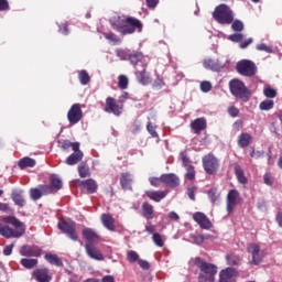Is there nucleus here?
I'll return each mask as SVG.
<instances>
[{"instance_id": "58", "label": "nucleus", "mask_w": 282, "mask_h": 282, "mask_svg": "<svg viewBox=\"0 0 282 282\" xmlns=\"http://www.w3.org/2000/svg\"><path fill=\"white\" fill-rule=\"evenodd\" d=\"M191 239L192 241H194V243H197L199 246L200 243H204V240L206 239V237L202 235H192Z\"/></svg>"}, {"instance_id": "45", "label": "nucleus", "mask_w": 282, "mask_h": 282, "mask_svg": "<svg viewBox=\"0 0 282 282\" xmlns=\"http://www.w3.org/2000/svg\"><path fill=\"white\" fill-rule=\"evenodd\" d=\"M118 80H119L118 85L120 89H127V87H129V78H127V76L120 75L118 77Z\"/></svg>"}, {"instance_id": "6", "label": "nucleus", "mask_w": 282, "mask_h": 282, "mask_svg": "<svg viewBox=\"0 0 282 282\" xmlns=\"http://www.w3.org/2000/svg\"><path fill=\"white\" fill-rule=\"evenodd\" d=\"M57 227L64 232L72 241H78V232H76V223L74 220L61 219Z\"/></svg>"}, {"instance_id": "59", "label": "nucleus", "mask_w": 282, "mask_h": 282, "mask_svg": "<svg viewBox=\"0 0 282 282\" xmlns=\"http://www.w3.org/2000/svg\"><path fill=\"white\" fill-rule=\"evenodd\" d=\"M228 113L229 116H231V118H237V116H239V110L237 109V107L231 106L228 108Z\"/></svg>"}, {"instance_id": "1", "label": "nucleus", "mask_w": 282, "mask_h": 282, "mask_svg": "<svg viewBox=\"0 0 282 282\" xmlns=\"http://www.w3.org/2000/svg\"><path fill=\"white\" fill-rule=\"evenodd\" d=\"M0 223V235L6 239H19L25 235V224L14 216H4Z\"/></svg>"}, {"instance_id": "16", "label": "nucleus", "mask_w": 282, "mask_h": 282, "mask_svg": "<svg viewBox=\"0 0 282 282\" xmlns=\"http://www.w3.org/2000/svg\"><path fill=\"white\" fill-rule=\"evenodd\" d=\"M82 189L86 191L88 195H94L98 191V182L94 178L85 180L80 183Z\"/></svg>"}, {"instance_id": "34", "label": "nucleus", "mask_w": 282, "mask_h": 282, "mask_svg": "<svg viewBox=\"0 0 282 282\" xmlns=\"http://www.w3.org/2000/svg\"><path fill=\"white\" fill-rule=\"evenodd\" d=\"M62 149H64V151H67L69 149H72L73 151H78V149H80V143L78 142L73 143L69 140H64L62 142Z\"/></svg>"}, {"instance_id": "29", "label": "nucleus", "mask_w": 282, "mask_h": 282, "mask_svg": "<svg viewBox=\"0 0 282 282\" xmlns=\"http://www.w3.org/2000/svg\"><path fill=\"white\" fill-rule=\"evenodd\" d=\"M204 67H206V69H213V72H219L223 66L219 64V61L205 59Z\"/></svg>"}, {"instance_id": "7", "label": "nucleus", "mask_w": 282, "mask_h": 282, "mask_svg": "<svg viewBox=\"0 0 282 282\" xmlns=\"http://www.w3.org/2000/svg\"><path fill=\"white\" fill-rule=\"evenodd\" d=\"M236 69L241 76H254L257 74V65L250 59H241L237 63Z\"/></svg>"}, {"instance_id": "55", "label": "nucleus", "mask_w": 282, "mask_h": 282, "mask_svg": "<svg viewBox=\"0 0 282 282\" xmlns=\"http://www.w3.org/2000/svg\"><path fill=\"white\" fill-rule=\"evenodd\" d=\"M256 47L259 52H267V54H272L273 52L271 46H268L267 44H263V43L258 44Z\"/></svg>"}, {"instance_id": "21", "label": "nucleus", "mask_w": 282, "mask_h": 282, "mask_svg": "<svg viewBox=\"0 0 282 282\" xmlns=\"http://www.w3.org/2000/svg\"><path fill=\"white\" fill-rule=\"evenodd\" d=\"M11 198L14 202L15 206H19V208H23V206H25V196H23V191H12Z\"/></svg>"}, {"instance_id": "28", "label": "nucleus", "mask_w": 282, "mask_h": 282, "mask_svg": "<svg viewBox=\"0 0 282 282\" xmlns=\"http://www.w3.org/2000/svg\"><path fill=\"white\" fill-rule=\"evenodd\" d=\"M18 166H20V169H33V166H36V161L25 156L19 161Z\"/></svg>"}, {"instance_id": "51", "label": "nucleus", "mask_w": 282, "mask_h": 282, "mask_svg": "<svg viewBox=\"0 0 282 282\" xmlns=\"http://www.w3.org/2000/svg\"><path fill=\"white\" fill-rule=\"evenodd\" d=\"M186 169V174L185 177L186 180H195V167H193V165H189Z\"/></svg>"}, {"instance_id": "56", "label": "nucleus", "mask_w": 282, "mask_h": 282, "mask_svg": "<svg viewBox=\"0 0 282 282\" xmlns=\"http://www.w3.org/2000/svg\"><path fill=\"white\" fill-rule=\"evenodd\" d=\"M229 41H232L234 43H240V41H243V34L241 33H235L229 35Z\"/></svg>"}, {"instance_id": "57", "label": "nucleus", "mask_w": 282, "mask_h": 282, "mask_svg": "<svg viewBox=\"0 0 282 282\" xmlns=\"http://www.w3.org/2000/svg\"><path fill=\"white\" fill-rule=\"evenodd\" d=\"M207 195L213 204L217 202V188H212L207 192Z\"/></svg>"}, {"instance_id": "54", "label": "nucleus", "mask_w": 282, "mask_h": 282, "mask_svg": "<svg viewBox=\"0 0 282 282\" xmlns=\"http://www.w3.org/2000/svg\"><path fill=\"white\" fill-rule=\"evenodd\" d=\"M231 29L234 32H241V30H243V22L235 20L231 24Z\"/></svg>"}, {"instance_id": "43", "label": "nucleus", "mask_w": 282, "mask_h": 282, "mask_svg": "<svg viewBox=\"0 0 282 282\" xmlns=\"http://www.w3.org/2000/svg\"><path fill=\"white\" fill-rule=\"evenodd\" d=\"M155 129H158V127L153 126V123H151V121H148V123H147L148 133H150V135L152 138H160V134H158V131Z\"/></svg>"}, {"instance_id": "26", "label": "nucleus", "mask_w": 282, "mask_h": 282, "mask_svg": "<svg viewBox=\"0 0 282 282\" xmlns=\"http://www.w3.org/2000/svg\"><path fill=\"white\" fill-rule=\"evenodd\" d=\"M191 127L195 133H199L200 131H204V129H206V119L204 118L195 119L191 123Z\"/></svg>"}, {"instance_id": "60", "label": "nucleus", "mask_w": 282, "mask_h": 282, "mask_svg": "<svg viewBox=\"0 0 282 282\" xmlns=\"http://www.w3.org/2000/svg\"><path fill=\"white\" fill-rule=\"evenodd\" d=\"M163 85H164V80H162V78H156L154 80L153 88L154 89H162Z\"/></svg>"}, {"instance_id": "19", "label": "nucleus", "mask_w": 282, "mask_h": 282, "mask_svg": "<svg viewBox=\"0 0 282 282\" xmlns=\"http://www.w3.org/2000/svg\"><path fill=\"white\" fill-rule=\"evenodd\" d=\"M21 257H41V249L37 247L23 246L20 249Z\"/></svg>"}, {"instance_id": "24", "label": "nucleus", "mask_w": 282, "mask_h": 282, "mask_svg": "<svg viewBox=\"0 0 282 282\" xmlns=\"http://www.w3.org/2000/svg\"><path fill=\"white\" fill-rule=\"evenodd\" d=\"M135 76L141 85H149L151 83V77L147 75V66H142V69L137 68Z\"/></svg>"}, {"instance_id": "44", "label": "nucleus", "mask_w": 282, "mask_h": 282, "mask_svg": "<svg viewBox=\"0 0 282 282\" xmlns=\"http://www.w3.org/2000/svg\"><path fill=\"white\" fill-rule=\"evenodd\" d=\"M127 259L130 263H135V261H140V254L133 250H130L127 252Z\"/></svg>"}, {"instance_id": "37", "label": "nucleus", "mask_w": 282, "mask_h": 282, "mask_svg": "<svg viewBox=\"0 0 282 282\" xmlns=\"http://www.w3.org/2000/svg\"><path fill=\"white\" fill-rule=\"evenodd\" d=\"M37 263L39 260L36 259L24 258L21 260V265H23V268H26L28 270H31V268H34V265H36Z\"/></svg>"}, {"instance_id": "11", "label": "nucleus", "mask_w": 282, "mask_h": 282, "mask_svg": "<svg viewBox=\"0 0 282 282\" xmlns=\"http://www.w3.org/2000/svg\"><path fill=\"white\" fill-rule=\"evenodd\" d=\"M67 120L70 124H78L79 120H83V110L80 105L74 104L67 113Z\"/></svg>"}, {"instance_id": "39", "label": "nucleus", "mask_w": 282, "mask_h": 282, "mask_svg": "<svg viewBox=\"0 0 282 282\" xmlns=\"http://www.w3.org/2000/svg\"><path fill=\"white\" fill-rule=\"evenodd\" d=\"M228 265H239L241 263V258L235 254H228L226 257Z\"/></svg>"}, {"instance_id": "31", "label": "nucleus", "mask_w": 282, "mask_h": 282, "mask_svg": "<svg viewBox=\"0 0 282 282\" xmlns=\"http://www.w3.org/2000/svg\"><path fill=\"white\" fill-rule=\"evenodd\" d=\"M51 187L55 189V193L56 191H61V188H63V181L58 175L56 174L51 175Z\"/></svg>"}, {"instance_id": "50", "label": "nucleus", "mask_w": 282, "mask_h": 282, "mask_svg": "<svg viewBox=\"0 0 282 282\" xmlns=\"http://www.w3.org/2000/svg\"><path fill=\"white\" fill-rule=\"evenodd\" d=\"M180 158L183 162V166L188 167L191 166V160L188 159V154L186 152H181Z\"/></svg>"}, {"instance_id": "49", "label": "nucleus", "mask_w": 282, "mask_h": 282, "mask_svg": "<svg viewBox=\"0 0 282 282\" xmlns=\"http://www.w3.org/2000/svg\"><path fill=\"white\" fill-rule=\"evenodd\" d=\"M263 94L265 98H276V90H274V88L265 87Z\"/></svg>"}, {"instance_id": "62", "label": "nucleus", "mask_w": 282, "mask_h": 282, "mask_svg": "<svg viewBox=\"0 0 282 282\" xmlns=\"http://www.w3.org/2000/svg\"><path fill=\"white\" fill-rule=\"evenodd\" d=\"M14 248V245L6 246L3 249L4 257H10L12 254V249Z\"/></svg>"}, {"instance_id": "2", "label": "nucleus", "mask_w": 282, "mask_h": 282, "mask_svg": "<svg viewBox=\"0 0 282 282\" xmlns=\"http://www.w3.org/2000/svg\"><path fill=\"white\" fill-rule=\"evenodd\" d=\"M112 28L120 34H133L135 30H142V22L134 18L119 17L112 22Z\"/></svg>"}, {"instance_id": "46", "label": "nucleus", "mask_w": 282, "mask_h": 282, "mask_svg": "<svg viewBox=\"0 0 282 282\" xmlns=\"http://www.w3.org/2000/svg\"><path fill=\"white\" fill-rule=\"evenodd\" d=\"M105 39H107V41H109L110 43H115L118 44L121 42L120 37H118V35L113 34V33H104Z\"/></svg>"}, {"instance_id": "47", "label": "nucleus", "mask_w": 282, "mask_h": 282, "mask_svg": "<svg viewBox=\"0 0 282 282\" xmlns=\"http://www.w3.org/2000/svg\"><path fill=\"white\" fill-rule=\"evenodd\" d=\"M117 56L120 58V61H127L129 59V55L131 54L127 50L118 48L117 51Z\"/></svg>"}, {"instance_id": "4", "label": "nucleus", "mask_w": 282, "mask_h": 282, "mask_svg": "<svg viewBox=\"0 0 282 282\" xmlns=\"http://www.w3.org/2000/svg\"><path fill=\"white\" fill-rule=\"evenodd\" d=\"M229 89L238 100H242V102H248L250 100V89L246 87V84L239 79H231L229 82Z\"/></svg>"}, {"instance_id": "3", "label": "nucleus", "mask_w": 282, "mask_h": 282, "mask_svg": "<svg viewBox=\"0 0 282 282\" xmlns=\"http://www.w3.org/2000/svg\"><path fill=\"white\" fill-rule=\"evenodd\" d=\"M195 265L200 270L199 282H215V274H217L216 265L205 262L202 258L195 259Z\"/></svg>"}, {"instance_id": "33", "label": "nucleus", "mask_w": 282, "mask_h": 282, "mask_svg": "<svg viewBox=\"0 0 282 282\" xmlns=\"http://www.w3.org/2000/svg\"><path fill=\"white\" fill-rule=\"evenodd\" d=\"M45 259L48 263H51L52 265H57L61 267L63 265V261L61 260V258H58V256L56 254H52V253H46L45 254Z\"/></svg>"}, {"instance_id": "48", "label": "nucleus", "mask_w": 282, "mask_h": 282, "mask_svg": "<svg viewBox=\"0 0 282 282\" xmlns=\"http://www.w3.org/2000/svg\"><path fill=\"white\" fill-rule=\"evenodd\" d=\"M40 189L42 191V195H52V193H56L52 185H40Z\"/></svg>"}, {"instance_id": "23", "label": "nucleus", "mask_w": 282, "mask_h": 282, "mask_svg": "<svg viewBox=\"0 0 282 282\" xmlns=\"http://www.w3.org/2000/svg\"><path fill=\"white\" fill-rule=\"evenodd\" d=\"M147 197L151 199L152 202H162L166 195H169V192L166 191H148L145 192Z\"/></svg>"}, {"instance_id": "22", "label": "nucleus", "mask_w": 282, "mask_h": 282, "mask_svg": "<svg viewBox=\"0 0 282 282\" xmlns=\"http://www.w3.org/2000/svg\"><path fill=\"white\" fill-rule=\"evenodd\" d=\"M143 58H144V55L138 52L130 53V55L128 56V59H130V63H132V65H135V69H139V66L141 67L147 66V64L142 62Z\"/></svg>"}, {"instance_id": "14", "label": "nucleus", "mask_w": 282, "mask_h": 282, "mask_svg": "<svg viewBox=\"0 0 282 282\" xmlns=\"http://www.w3.org/2000/svg\"><path fill=\"white\" fill-rule=\"evenodd\" d=\"M86 254L94 259L95 261H102L105 259V256H102V252L99 251V249L96 248V246L86 243L85 245Z\"/></svg>"}, {"instance_id": "20", "label": "nucleus", "mask_w": 282, "mask_h": 282, "mask_svg": "<svg viewBox=\"0 0 282 282\" xmlns=\"http://www.w3.org/2000/svg\"><path fill=\"white\" fill-rule=\"evenodd\" d=\"M33 276H35L39 282H50L52 281V275L47 269H37L33 272Z\"/></svg>"}, {"instance_id": "38", "label": "nucleus", "mask_w": 282, "mask_h": 282, "mask_svg": "<svg viewBox=\"0 0 282 282\" xmlns=\"http://www.w3.org/2000/svg\"><path fill=\"white\" fill-rule=\"evenodd\" d=\"M78 173L80 177H89V175H91V172H89V166L85 163L79 164Z\"/></svg>"}, {"instance_id": "36", "label": "nucleus", "mask_w": 282, "mask_h": 282, "mask_svg": "<svg viewBox=\"0 0 282 282\" xmlns=\"http://www.w3.org/2000/svg\"><path fill=\"white\" fill-rule=\"evenodd\" d=\"M235 173H236V177H237L238 182H240V184H246V182H248V178H246V175H243V170H241V166L237 165L235 167Z\"/></svg>"}, {"instance_id": "13", "label": "nucleus", "mask_w": 282, "mask_h": 282, "mask_svg": "<svg viewBox=\"0 0 282 282\" xmlns=\"http://www.w3.org/2000/svg\"><path fill=\"white\" fill-rule=\"evenodd\" d=\"M194 221L198 224V226L203 230H210L213 228V223H210V219H208L204 213L197 212L193 215Z\"/></svg>"}, {"instance_id": "42", "label": "nucleus", "mask_w": 282, "mask_h": 282, "mask_svg": "<svg viewBox=\"0 0 282 282\" xmlns=\"http://www.w3.org/2000/svg\"><path fill=\"white\" fill-rule=\"evenodd\" d=\"M274 108V101L267 99L260 104L261 111H270V109Z\"/></svg>"}, {"instance_id": "9", "label": "nucleus", "mask_w": 282, "mask_h": 282, "mask_svg": "<svg viewBox=\"0 0 282 282\" xmlns=\"http://www.w3.org/2000/svg\"><path fill=\"white\" fill-rule=\"evenodd\" d=\"M247 252L252 257L251 265H259V263H261V259H263V251H261V247H259V245L249 243Z\"/></svg>"}, {"instance_id": "25", "label": "nucleus", "mask_w": 282, "mask_h": 282, "mask_svg": "<svg viewBox=\"0 0 282 282\" xmlns=\"http://www.w3.org/2000/svg\"><path fill=\"white\" fill-rule=\"evenodd\" d=\"M83 151H80V149H77V151H74V153L66 159V164H68V166H74V164H78V162L83 160Z\"/></svg>"}, {"instance_id": "41", "label": "nucleus", "mask_w": 282, "mask_h": 282, "mask_svg": "<svg viewBox=\"0 0 282 282\" xmlns=\"http://www.w3.org/2000/svg\"><path fill=\"white\" fill-rule=\"evenodd\" d=\"M30 195H31V199L36 202V200L41 199V197L43 196V192L41 191V187H39V188H31L30 189Z\"/></svg>"}, {"instance_id": "18", "label": "nucleus", "mask_w": 282, "mask_h": 282, "mask_svg": "<svg viewBox=\"0 0 282 282\" xmlns=\"http://www.w3.org/2000/svg\"><path fill=\"white\" fill-rule=\"evenodd\" d=\"M219 276V282H232L235 281V276H237V270L227 268L220 272Z\"/></svg>"}, {"instance_id": "5", "label": "nucleus", "mask_w": 282, "mask_h": 282, "mask_svg": "<svg viewBox=\"0 0 282 282\" xmlns=\"http://www.w3.org/2000/svg\"><path fill=\"white\" fill-rule=\"evenodd\" d=\"M213 17L217 23H220V25H230L232 21H235V13L230 9V7L226 4H220L216 7Z\"/></svg>"}, {"instance_id": "35", "label": "nucleus", "mask_w": 282, "mask_h": 282, "mask_svg": "<svg viewBox=\"0 0 282 282\" xmlns=\"http://www.w3.org/2000/svg\"><path fill=\"white\" fill-rule=\"evenodd\" d=\"M142 210L145 219H153V207L150 204L143 203Z\"/></svg>"}, {"instance_id": "17", "label": "nucleus", "mask_w": 282, "mask_h": 282, "mask_svg": "<svg viewBox=\"0 0 282 282\" xmlns=\"http://www.w3.org/2000/svg\"><path fill=\"white\" fill-rule=\"evenodd\" d=\"M161 182L172 188H175V186L180 185V178L175 174H163L161 176Z\"/></svg>"}, {"instance_id": "8", "label": "nucleus", "mask_w": 282, "mask_h": 282, "mask_svg": "<svg viewBox=\"0 0 282 282\" xmlns=\"http://www.w3.org/2000/svg\"><path fill=\"white\" fill-rule=\"evenodd\" d=\"M203 169L208 175H215L219 169V160L213 154H207L203 158Z\"/></svg>"}, {"instance_id": "32", "label": "nucleus", "mask_w": 282, "mask_h": 282, "mask_svg": "<svg viewBox=\"0 0 282 282\" xmlns=\"http://www.w3.org/2000/svg\"><path fill=\"white\" fill-rule=\"evenodd\" d=\"M251 140H252V137H250L249 133H241L239 135L238 144L243 149L250 145Z\"/></svg>"}, {"instance_id": "27", "label": "nucleus", "mask_w": 282, "mask_h": 282, "mask_svg": "<svg viewBox=\"0 0 282 282\" xmlns=\"http://www.w3.org/2000/svg\"><path fill=\"white\" fill-rule=\"evenodd\" d=\"M115 219L113 217H111V215L109 214H104L101 216V223L104 224L105 228H107V230H116V226L113 225L115 224Z\"/></svg>"}, {"instance_id": "63", "label": "nucleus", "mask_w": 282, "mask_h": 282, "mask_svg": "<svg viewBox=\"0 0 282 282\" xmlns=\"http://www.w3.org/2000/svg\"><path fill=\"white\" fill-rule=\"evenodd\" d=\"M10 8L8 0H0V12H3Z\"/></svg>"}, {"instance_id": "15", "label": "nucleus", "mask_w": 282, "mask_h": 282, "mask_svg": "<svg viewBox=\"0 0 282 282\" xmlns=\"http://www.w3.org/2000/svg\"><path fill=\"white\" fill-rule=\"evenodd\" d=\"M82 235L88 243H99L100 242V236L96 232V230L91 228H84L82 230Z\"/></svg>"}, {"instance_id": "64", "label": "nucleus", "mask_w": 282, "mask_h": 282, "mask_svg": "<svg viewBox=\"0 0 282 282\" xmlns=\"http://www.w3.org/2000/svg\"><path fill=\"white\" fill-rule=\"evenodd\" d=\"M138 263L142 270H149V262L147 260L139 259Z\"/></svg>"}, {"instance_id": "12", "label": "nucleus", "mask_w": 282, "mask_h": 282, "mask_svg": "<svg viewBox=\"0 0 282 282\" xmlns=\"http://www.w3.org/2000/svg\"><path fill=\"white\" fill-rule=\"evenodd\" d=\"M105 111L107 113H113L115 116H120V113H122V105L116 101V99L108 97L106 99Z\"/></svg>"}, {"instance_id": "61", "label": "nucleus", "mask_w": 282, "mask_h": 282, "mask_svg": "<svg viewBox=\"0 0 282 282\" xmlns=\"http://www.w3.org/2000/svg\"><path fill=\"white\" fill-rule=\"evenodd\" d=\"M195 191H197L196 187L187 188V195H188L189 199H192L193 202H195Z\"/></svg>"}, {"instance_id": "53", "label": "nucleus", "mask_w": 282, "mask_h": 282, "mask_svg": "<svg viewBox=\"0 0 282 282\" xmlns=\"http://www.w3.org/2000/svg\"><path fill=\"white\" fill-rule=\"evenodd\" d=\"M210 89H213V84H210V82L200 83V91H203L204 94H208Z\"/></svg>"}, {"instance_id": "30", "label": "nucleus", "mask_w": 282, "mask_h": 282, "mask_svg": "<svg viewBox=\"0 0 282 282\" xmlns=\"http://www.w3.org/2000/svg\"><path fill=\"white\" fill-rule=\"evenodd\" d=\"M131 182H133V177L129 173L121 174L120 184L122 188H131Z\"/></svg>"}, {"instance_id": "10", "label": "nucleus", "mask_w": 282, "mask_h": 282, "mask_svg": "<svg viewBox=\"0 0 282 282\" xmlns=\"http://www.w3.org/2000/svg\"><path fill=\"white\" fill-rule=\"evenodd\" d=\"M241 204V196L237 189H230L227 195V213H232L235 210V206H239Z\"/></svg>"}, {"instance_id": "52", "label": "nucleus", "mask_w": 282, "mask_h": 282, "mask_svg": "<svg viewBox=\"0 0 282 282\" xmlns=\"http://www.w3.org/2000/svg\"><path fill=\"white\" fill-rule=\"evenodd\" d=\"M153 242L159 248H162L164 246V240H162V235L160 234H153Z\"/></svg>"}, {"instance_id": "40", "label": "nucleus", "mask_w": 282, "mask_h": 282, "mask_svg": "<svg viewBox=\"0 0 282 282\" xmlns=\"http://www.w3.org/2000/svg\"><path fill=\"white\" fill-rule=\"evenodd\" d=\"M78 78H79L80 85H87L89 80H91V77H89V74L87 73V70H80Z\"/></svg>"}]
</instances>
